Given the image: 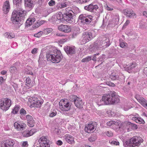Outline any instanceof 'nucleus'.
Wrapping results in <instances>:
<instances>
[{
	"label": "nucleus",
	"mask_w": 147,
	"mask_h": 147,
	"mask_svg": "<svg viewBox=\"0 0 147 147\" xmlns=\"http://www.w3.org/2000/svg\"><path fill=\"white\" fill-rule=\"evenodd\" d=\"M102 100L105 104L108 105L117 103L119 102V96L116 95V92H113L108 94H104L102 96Z\"/></svg>",
	"instance_id": "1"
},
{
	"label": "nucleus",
	"mask_w": 147,
	"mask_h": 147,
	"mask_svg": "<svg viewBox=\"0 0 147 147\" xmlns=\"http://www.w3.org/2000/svg\"><path fill=\"white\" fill-rule=\"evenodd\" d=\"M46 57L48 61H52L53 63H58L60 62L63 57L59 50L57 49L53 50V53L48 52Z\"/></svg>",
	"instance_id": "2"
},
{
	"label": "nucleus",
	"mask_w": 147,
	"mask_h": 147,
	"mask_svg": "<svg viewBox=\"0 0 147 147\" xmlns=\"http://www.w3.org/2000/svg\"><path fill=\"white\" fill-rule=\"evenodd\" d=\"M143 141V140L142 138L135 136L130 138L129 140L126 141L124 145L125 147L139 146Z\"/></svg>",
	"instance_id": "3"
},
{
	"label": "nucleus",
	"mask_w": 147,
	"mask_h": 147,
	"mask_svg": "<svg viewBox=\"0 0 147 147\" xmlns=\"http://www.w3.org/2000/svg\"><path fill=\"white\" fill-rule=\"evenodd\" d=\"M24 11L22 10H14L12 13L11 20L14 24H21V17L24 16Z\"/></svg>",
	"instance_id": "4"
},
{
	"label": "nucleus",
	"mask_w": 147,
	"mask_h": 147,
	"mask_svg": "<svg viewBox=\"0 0 147 147\" xmlns=\"http://www.w3.org/2000/svg\"><path fill=\"white\" fill-rule=\"evenodd\" d=\"M74 13L71 7H68L65 9L64 14L65 19L67 22L72 23L74 20V17L73 15Z\"/></svg>",
	"instance_id": "5"
},
{
	"label": "nucleus",
	"mask_w": 147,
	"mask_h": 147,
	"mask_svg": "<svg viewBox=\"0 0 147 147\" xmlns=\"http://www.w3.org/2000/svg\"><path fill=\"white\" fill-rule=\"evenodd\" d=\"M59 108L62 111H67L71 108V104L67 99H63L61 100L59 102Z\"/></svg>",
	"instance_id": "6"
},
{
	"label": "nucleus",
	"mask_w": 147,
	"mask_h": 147,
	"mask_svg": "<svg viewBox=\"0 0 147 147\" xmlns=\"http://www.w3.org/2000/svg\"><path fill=\"white\" fill-rule=\"evenodd\" d=\"M110 45V41L106 39L105 40L97 41L94 43V47L98 49L99 48H105L108 47Z\"/></svg>",
	"instance_id": "7"
},
{
	"label": "nucleus",
	"mask_w": 147,
	"mask_h": 147,
	"mask_svg": "<svg viewBox=\"0 0 147 147\" xmlns=\"http://www.w3.org/2000/svg\"><path fill=\"white\" fill-rule=\"evenodd\" d=\"M11 101L7 98H2L0 100V108L3 111L8 110L11 105Z\"/></svg>",
	"instance_id": "8"
},
{
	"label": "nucleus",
	"mask_w": 147,
	"mask_h": 147,
	"mask_svg": "<svg viewBox=\"0 0 147 147\" xmlns=\"http://www.w3.org/2000/svg\"><path fill=\"white\" fill-rule=\"evenodd\" d=\"M41 100V98H40L37 97L36 96L32 97L31 106L32 107H40L42 103Z\"/></svg>",
	"instance_id": "9"
},
{
	"label": "nucleus",
	"mask_w": 147,
	"mask_h": 147,
	"mask_svg": "<svg viewBox=\"0 0 147 147\" xmlns=\"http://www.w3.org/2000/svg\"><path fill=\"white\" fill-rule=\"evenodd\" d=\"M84 15L81 14L79 16L78 21L83 24H89L90 23L92 19V16H88L86 17Z\"/></svg>",
	"instance_id": "10"
},
{
	"label": "nucleus",
	"mask_w": 147,
	"mask_h": 147,
	"mask_svg": "<svg viewBox=\"0 0 147 147\" xmlns=\"http://www.w3.org/2000/svg\"><path fill=\"white\" fill-rule=\"evenodd\" d=\"M92 35L91 33L87 32L84 34L80 39V42L82 45L84 44L91 40Z\"/></svg>",
	"instance_id": "11"
},
{
	"label": "nucleus",
	"mask_w": 147,
	"mask_h": 147,
	"mask_svg": "<svg viewBox=\"0 0 147 147\" xmlns=\"http://www.w3.org/2000/svg\"><path fill=\"white\" fill-rule=\"evenodd\" d=\"M14 127L18 131H22L25 129L26 125L23 122H16L14 124Z\"/></svg>",
	"instance_id": "12"
},
{
	"label": "nucleus",
	"mask_w": 147,
	"mask_h": 147,
	"mask_svg": "<svg viewBox=\"0 0 147 147\" xmlns=\"http://www.w3.org/2000/svg\"><path fill=\"white\" fill-rule=\"evenodd\" d=\"M58 29L60 31L65 33H68L71 31L70 26L66 25H61L58 27Z\"/></svg>",
	"instance_id": "13"
},
{
	"label": "nucleus",
	"mask_w": 147,
	"mask_h": 147,
	"mask_svg": "<svg viewBox=\"0 0 147 147\" xmlns=\"http://www.w3.org/2000/svg\"><path fill=\"white\" fill-rule=\"evenodd\" d=\"M135 97L143 107H147V101H146L143 98L138 94H136Z\"/></svg>",
	"instance_id": "14"
},
{
	"label": "nucleus",
	"mask_w": 147,
	"mask_h": 147,
	"mask_svg": "<svg viewBox=\"0 0 147 147\" xmlns=\"http://www.w3.org/2000/svg\"><path fill=\"white\" fill-rule=\"evenodd\" d=\"M123 13L127 17L129 18H131L136 15L135 13L131 9H125L123 10Z\"/></svg>",
	"instance_id": "15"
},
{
	"label": "nucleus",
	"mask_w": 147,
	"mask_h": 147,
	"mask_svg": "<svg viewBox=\"0 0 147 147\" xmlns=\"http://www.w3.org/2000/svg\"><path fill=\"white\" fill-rule=\"evenodd\" d=\"M27 120V123L28 125L30 127L34 126V120L33 117L30 115H26V116Z\"/></svg>",
	"instance_id": "16"
},
{
	"label": "nucleus",
	"mask_w": 147,
	"mask_h": 147,
	"mask_svg": "<svg viewBox=\"0 0 147 147\" xmlns=\"http://www.w3.org/2000/svg\"><path fill=\"white\" fill-rule=\"evenodd\" d=\"M64 50L67 55H72L75 53L74 48L73 47L67 46L65 47Z\"/></svg>",
	"instance_id": "17"
},
{
	"label": "nucleus",
	"mask_w": 147,
	"mask_h": 147,
	"mask_svg": "<svg viewBox=\"0 0 147 147\" xmlns=\"http://www.w3.org/2000/svg\"><path fill=\"white\" fill-rule=\"evenodd\" d=\"M64 138L65 141L69 144H74L75 143L74 138L69 134L65 135L64 136Z\"/></svg>",
	"instance_id": "18"
},
{
	"label": "nucleus",
	"mask_w": 147,
	"mask_h": 147,
	"mask_svg": "<svg viewBox=\"0 0 147 147\" xmlns=\"http://www.w3.org/2000/svg\"><path fill=\"white\" fill-rule=\"evenodd\" d=\"M10 5L9 1H6L4 3L3 10L5 14H7L10 9Z\"/></svg>",
	"instance_id": "19"
},
{
	"label": "nucleus",
	"mask_w": 147,
	"mask_h": 147,
	"mask_svg": "<svg viewBox=\"0 0 147 147\" xmlns=\"http://www.w3.org/2000/svg\"><path fill=\"white\" fill-rule=\"evenodd\" d=\"M15 144L14 140H6L5 143L3 146H1V147H13Z\"/></svg>",
	"instance_id": "20"
},
{
	"label": "nucleus",
	"mask_w": 147,
	"mask_h": 147,
	"mask_svg": "<svg viewBox=\"0 0 147 147\" xmlns=\"http://www.w3.org/2000/svg\"><path fill=\"white\" fill-rule=\"evenodd\" d=\"M74 103L75 106L79 108H83L84 104L82 99L79 98H78L76 100H75Z\"/></svg>",
	"instance_id": "21"
},
{
	"label": "nucleus",
	"mask_w": 147,
	"mask_h": 147,
	"mask_svg": "<svg viewBox=\"0 0 147 147\" xmlns=\"http://www.w3.org/2000/svg\"><path fill=\"white\" fill-rule=\"evenodd\" d=\"M133 117H132V119L136 123L140 124H144V121L142 119L138 117H136L133 115Z\"/></svg>",
	"instance_id": "22"
},
{
	"label": "nucleus",
	"mask_w": 147,
	"mask_h": 147,
	"mask_svg": "<svg viewBox=\"0 0 147 147\" xmlns=\"http://www.w3.org/2000/svg\"><path fill=\"white\" fill-rule=\"evenodd\" d=\"M35 1H28L25 2V6L26 8L32 9L33 7L34 3Z\"/></svg>",
	"instance_id": "23"
},
{
	"label": "nucleus",
	"mask_w": 147,
	"mask_h": 147,
	"mask_svg": "<svg viewBox=\"0 0 147 147\" xmlns=\"http://www.w3.org/2000/svg\"><path fill=\"white\" fill-rule=\"evenodd\" d=\"M85 131L88 133H91L92 130V123L89 124L85 127Z\"/></svg>",
	"instance_id": "24"
},
{
	"label": "nucleus",
	"mask_w": 147,
	"mask_h": 147,
	"mask_svg": "<svg viewBox=\"0 0 147 147\" xmlns=\"http://www.w3.org/2000/svg\"><path fill=\"white\" fill-rule=\"evenodd\" d=\"M4 35L6 38L9 39H12L15 37V34L12 33L6 32L4 34Z\"/></svg>",
	"instance_id": "25"
},
{
	"label": "nucleus",
	"mask_w": 147,
	"mask_h": 147,
	"mask_svg": "<svg viewBox=\"0 0 147 147\" xmlns=\"http://www.w3.org/2000/svg\"><path fill=\"white\" fill-rule=\"evenodd\" d=\"M22 136L25 137H28L32 135V134L30 133V131L26 130L22 133Z\"/></svg>",
	"instance_id": "26"
},
{
	"label": "nucleus",
	"mask_w": 147,
	"mask_h": 147,
	"mask_svg": "<svg viewBox=\"0 0 147 147\" xmlns=\"http://www.w3.org/2000/svg\"><path fill=\"white\" fill-rule=\"evenodd\" d=\"M26 85L28 87L32 86L33 83L31 82L30 78L29 77L26 78Z\"/></svg>",
	"instance_id": "27"
},
{
	"label": "nucleus",
	"mask_w": 147,
	"mask_h": 147,
	"mask_svg": "<svg viewBox=\"0 0 147 147\" xmlns=\"http://www.w3.org/2000/svg\"><path fill=\"white\" fill-rule=\"evenodd\" d=\"M67 5L65 2L58 3L57 5V9H58L66 7Z\"/></svg>",
	"instance_id": "28"
},
{
	"label": "nucleus",
	"mask_w": 147,
	"mask_h": 147,
	"mask_svg": "<svg viewBox=\"0 0 147 147\" xmlns=\"http://www.w3.org/2000/svg\"><path fill=\"white\" fill-rule=\"evenodd\" d=\"M53 31V29L51 28H46L43 30L44 34H48Z\"/></svg>",
	"instance_id": "29"
},
{
	"label": "nucleus",
	"mask_w": 147,
	"mask_h": 147,
	"mask_svg": "<svg viewBox=\"0 0 147 147\" xmlns=\"http://www.w3.org/2000/svg\"><path fill=\"white\" fill-rule=\"evenodd\" d=\"M137 65V64L136 63H132L130 65L127 67L128 70H131L136 67Z\"/></svg>",
	"instance_id": "30"
},
{
	"label": "nucleus",
	"mask_w": 147,
	"mask_h": 147,
	"mask_svg": "<svg viewBox=\"0 0 147 147\" xmlns=\"http://www.w3.org/2000/svg\"><path fill=\"white\" fill-rule=\"evenodd\" d=\"M20 108V106L18 105H16L13 109L11 113L14 114H16Z\"/></svg>",
	"instance_id": "31"
},
{
	"label": "nucleus",
	"mask_w": 147,
	"mask_h": 147,
	"mask_svg": "<svg viewBox=\"0 0 147 147\" xmlns=\"http://www.w3.org/2000/svg\"><path fill=\"white\" fill-rule=\"evenodd\" d=\"M98 7L97 5L92 4V12H95L96 13H99V11H98Z\"/></svg>",
	"instance_id": "32"
},
{
	"label": "nucleus",
	"mask_w": 147,
	"mask_h": 147,
	"mask_svg": "<svg viewBox=\"0 0 147 147\" xmlns=\"http://www.w3.org/2000/svg\"><path fill=\"white\" fill-rule=\"evenodd\" d=\"M114 125L117 127V128H120L122 125V123L120 121L117 120L116 121H115Z\"/></svg>",
	"instance_id": "33"
},
{
	"label": "nucleus",
	"mask_w": 147,
	"mask_h": 147,
	"mask_svg": "<svg viewBox=\"0 0 147 147\" xmlns=\"http://www.w3.org/2000/svg\"><path fill=\"white\" fill-rule=\"evenodd\" d=\"M111 78L113 80H118L119 78V76L116 75L115 74L112 73L111 76Z\"/></svg>",
	"instance_id": "34"
},
{
	"label": "nucleus",
	"mask_w": 147,
	"mask_h": 147,
	"mask_svg": "<svg viewBox=\"0 0 147 147\" xmlns=\"http://www.w3.org/2000/svg\"><path fill=\"white\" fill-rule=\"evenodd\" d=\"M57 114V112L55 110H51L49 116L52 117L55 116Z\"/></svg>",
	"instance_id": "35"
},
{
	"label": "nucleus",
	"mask_w": 147,
	"mask_h": 147,
	"mask_svg": "<svg viewBox=\"0 0 147 147\" xmlns=\"http://www.w3.org/2000/svg\"><path fill=\"white\" fill-rule=\"evenodd\" d=\"M13 4L16 5L18 7L20 6V5L21 3L22 0H13Z\"/></svg>",
	"instance_id": "36"
},
{
	"label": "nucleus",
	"mask_w": 147,
	"mask_h": 147,
	"mask_svg": "<svg viewBox=\"0 0 147 147\" xmlns=\"http://www.w3.org/2000/svg\"><path fill=\"white\" fill-rule=\"evenodd\" d=\"M109 143H110L111 145H119V142L117 141V140H110L109 141Z\"/></svg>",
	"instance_id": "37"
},
{
	"label": "nucleus",
	"mask_w": 147,
	"mask_h": 147,
	"mask_svg": "<svg viewBox=\"0 0 147 147\" xmlns=\"http://www.w3.org/2000/svg\"><path fill=\"white\" fill-rule=\"evenodd\" d=\"M84 9L89 11H92V4H90L84 7Z\"/></svg>",
	"instance_id": "38"
},
{
	"label": "nucleus",
	"mask_w": 147,
	"mask_h": 147,
	"mask_svg": "<svg viewBox=\"0 0 147 147\" xmlns=\"http://www.w3.org/2000/svg\"><path fill=\"white\" fill-rule=\"evenodd\" d=\"M92 59L91 56H88L87 57L83 59L82 60V62H87L89 61H90Z\"/></svg>",
	"instance_id": "39"
},
{
	"label": "nucleus",
	"mask_w": 147,
	"mask_h": 147,
	"mask_svg": "<svg viewBox=\"0 0 147 147\" xmlns=\"http://www.w3.org/2000/svg\"><path fill=\"white\" fill-rule=\"evenodd\" d=\"M9 71L11 73L14 74L16 72V68L14 66H12L10 68Z\"/></svg>",
	"instance_id": "40"
},
{
	"label": "nucleus",
	"mask_w": 147,
	"mask_h": 147,
	"mask_svg": "<svg viewBox=\"0 0 147 147\" xmlns=\"http://www.w3.org/2000/svg\"><path fill=\"white\" fill-rule=\"evenodd\" d=\"M32 20L31 19L27 20L26 21L25 26L26 27H28L29 26L31 25L32 22Z\"/></svg>",
	"instance_id": "41"
},
{
	"label": "nucleus",
	"mask_w": 147,
	"mask_h": 147,
	"mask_svg": "<svg viewBox=\"0 0 147 147\" xmlns=\"http://www.w3.org/2000/svg\"><path fill=\"white\" fill-rule=\"evenodd\" d=\"M50 146L49 142L41 143V144H40V147H50Z\"/></svg>",
	"instance_id": "42"
},
{
	"label": "nucleus",
	"mask_w": 147,
	"mask_h": 147,
	"mask_svg": "<svg viewBox=\"0 0 147 147\" xmlns=\"http://www.w3.org/2000/svg\"><path fill=\"white\" fill-rule=\"evenodd\" d=\"M79 97H77L76 96L74 95H71L70 96V98L71 100L72 101H74V103L75 102V100H76Z\"/></svg>",
	"instance_id": "43"
},
{
	"label": "nucleus",
	"mask_w": 147,
	"mask_h": 147,
	"mask_svg": "<svg viewBox=\"0 0 147 147\" xmlns=\"http://www.w3.org/2000/svg\"><path fill=\"white\" fill-rule=\"evenodd\" d=\"M43 34H44L43 31H40L36 34H34V36L35 37L38 38L41 36Z\"/></svg>",
	"instance_id": "44"
},
{
	"label": "nucleus",
	"mask_w": 147,
	"mask_h": 147,
	"mask_svg": "<svg viewBox=\"0 0 147 147\" xmlns=\"http://www.w3.org/2000/svg\"><path fill=\"white\" fill-rule=\"evenodd\" d=\"M11 84L13 88H14L15 91L18 90V85L17 84L12 82Z\"/></svg>",
	"instance_id": "45"
},
{
	"label": "nucleus",
	"mask_w": 147,
	"mask_h": 147,
	"mask_svg": "<svg viewBox=\"0 0 147 147\" xmlns=\"http://www.w3.org/2000/svg\"><path fill=\"white\" fill-rule=\"evenodd\" d=\"M97 127V123L95 122H92V132L95 130Z\"/></svg>",
	"instance_id": "46"
},
{
	"label": "nucleus",
	"mask_w": 147,
	"mask_h": 147,
	"mask_svg": "<svg viewBox=\"0 0 147 147\" xmlns=\"http://www.w3.org/2000/svg\"><path fill=\"white\" fill-rule=\"evenodd\" d=\"M107 113L108 114L109 116H113L115 115L113 110H108L107 111Z\"/></svg>",
	"instance_id": "47"
},
{
	"label": "nucleus",
	"mask_w": 147,
	"mask_h": 147,
	"mask_svg": "<svg viewBox=\"0 0 147 147\" xmlns=\"http://www.w3.org/2000/svg\"><path fill=\"white\" fill-rule=\"evenodd\" d=\"M47 138L45 136H42L38 140V141L39 143H42V142L44 141H45V140H47Z\"/></svg>",
	"instance_id": "48"
},
{
	"label": "nucleus",
	"mask_w": 147,
	"mask_h": 147,
	"mask_svg": "<svg viewBox=\"0 0 147 147\" xmlns=\"http://www.w3.org/2000/svg\"><path fill=\"white\" fill-rule=\"evenodd\" d=\"M63 14L61 12H59L58 13L57 15V19L59 20H61V18H62Z\"/></svg>",
	"instance_id": "49"
},
{
	"label": "nucleus",
	"mask_w": 147,
	"mask_h": 147,
	"mask_svg": "<svg viewBox=\"0 0 147 147\" xmlns=\"http://www.w3.org/2000/svg\"><path fill=\"white\" fill-rule=\"evenodd\" d=\"M115 123V121H108L107 123V125L108 126H111L114 125Z\"/></svg>",
	"instance_id": "50"
},
{
	"label": "nucleus",
	"mask_w": 147,
	"mask_h": 147,
	"mask_svg": "<svg viewBox=\"0 0 147 147\" xmlns=\"http://www.w3.org/2000/svg\"><path fill=\"white\" fill-rule=\"evenodd\" d=\"M20 113L22 115H25L26 114V112L23 108H22L20 111Z\"/></svg>",
	"instance_id": "51"
},
{
	"label": "nucleus",
	"mask_w": 147,
	"mask_h": 147,
	"mask_svg": "<svg viewBox=\"0 0 147 147\" xmlns=\"http://www.w3.org/2000/svg\"><path fill=\"white\" fill-rule=\"evenodd\" d=\"M106 134L107 136L110 137H112L113 135L112 132L110 131H107L106 132Z\"/></svg>",
	"instance_id": "52"
},
{
	"label": "nucleus",
	"mask_w": 147,
	"mask_h": 147,
	"mask_svg": "<svg viewBox=\"0 0 147 147\" xmlns=\"http://www.w3.org/2000/svg\"><path fill=\"white\" fill-rule=\"evenodd\" d=\"M106 84L109 86L113 87H114L115 86V84L112 82L111 81H107L106 82Z\"/></svg>",
	"instance_id": "53"
},
{
	"label": "nucleus",
	"mask_w": 147,
	"mask_h": 147,
	"mask_svg": "<svg viewBox=\"0 0 147 147\" xmlns=\"http://www.w3.org/2000/svg\"><path fill=\"white\" fill-rule=\"evenodd\" d=\"M78 3H80L82 4L88 2L90 0H77Z\"/></svg>",
	"instance_id": "54"
},
{
	"label": "nucleus",
	"mask_w": 147,
	"mask_h": 147,
	"mask_svg": "<svg viewBox=\"0 0 147 147\" xmlns=\"http://www.w3.org/2000/svg\"><path fill=\"white\" fill-rule=\"evenodd\" d=\"M127 44L124 42H121L120 44V47L122 48H124L125 47L127 46Z\"/></svg>",
	"instance_id": "55"
},
{
	"label": "nucleus",
	"mask_w": 147,
	"mask_h": 147,
	"mask_svg": "<svg viewBox=\"0 0 147 147\" xmlns=\"http://www.w3.org/2000/svg\"><path fill=\"white\" fill-rule=\"evenodd\" d=\"M105 7V9L108 11H112L113 10V7L109 6L107 5H106Z\"/></svg>",
	"instance_id": "56"
},
{
	"label": "nucleus",
	"mask_w": 147,
	"mask_h": 147,
	"mask_svg": "<svg viewBox=\"0 0 147 147\" xmlns=\"http://www.w3.org/2000/svg\"><path fill=\"white\" fill-rule=\"evenodd\" d=\"M55 4V2L53 0H51L49 3V4L50 6L54 5Z\"/></svg>",
	"instance_id": "57"
},
{
	"label": "nucleus",
	"mask_w": 147,
	"mask_h": 147,
	"mask_svg": "<svg viewBox=\"0 0 147 147\" xmlns=\"http://www.w3.org/2000/svg\"><path fill=\"white\" fill-rule=\"evenodd\" d=\"M130 21L128 20H127L125 22L124 24L123 25V27H125L126 26L128 25Z\"/></svg>",
	"instance_id": "58"
},
{
	"label": "nucleus",
	"mask_w": 147,
	"mask_h": 147,
	"mask_svg": "<svg viewBox=\"0 0 147 147\" xmlns=\"http://www.w3.org/2000/svg\"><path fill=\"white\" fill-rule=\"evenodd\" d=\"M39 25L38 24L37 22L32 26V28L34 29L38 28L39 26Z\"/></svg>",
	"instance_id": "59"
},
{
	"label": "nucleus",
	"mask_w": 147,
	"mask_h": 147,
	"mask_svg": "<svg viewBox=\"0 0 147 147\" xmlns=\"http://www.w3.org/2000/svg\"><path fill=\"white\" fill-rule=\"evenodd\" d=\"M30 133L32 134L33 135L34 133H35L36 131V129H32L30 131Z\"/></svg>",
	"instance_id": "60"
},
{
	"label": "nucleus",
	"mask_w": 147,
	"mask_h": 147,
	"mask_svg": "<svg viewBox=\"0 0 147 147\" xmlns=\"http://www.w3.org/2000/svg\"><path fill=\"white\" fill-rule=\"evenodd\" d=\"M37 49L36 48H35L33 49L31 51V53L32 54H35L37 53Z\"/></svg>",
	"instance_id": "61"
},
{
	"label": "nucleus",
	"mask_w": 147,
	"mask_h": 147,
	"mask_svg": "<svg viewBox=\"0 0 147 147\" xmlns=\"http://www.w3.org/2000/svg\"><path fill=\"white\" fill-rule=\"evenodd\" d=\"M57 144L58 145H61L62 144L63 142L61 140H59L57 142Z\"/></svg>",
	"instance_id": "62"
},
{
	"label": "nucleus",
	"mask_w": 147,
	"mask_h": 147,
	"mask_svg": "<svg viewBox=\"0 0 147 147\" xmlns=\"http://www.w3.org/2000/svg\"><path fill=\"white\" fill-rule=\"evenodd\" d=\"M26 74H27L30 75H33V73L30 71L28 70L26 72Z\"/></svg>",
	"instance_id": "63"
},
{
	"label": "nucleus",
	"mask_w": 147,
	"mask_h": 147,
	"mask_svg": "<svg viewBox=\"0 0 147 147\" xmlns=\"http://www.w3.org/2000/svg\"><path fill=\"white\" fill-rule=\"evenodd\" d=\"M4 81V79L3 77H0V84H2V83Z\"/></svg>",
	"instance_id": "64"
}]
</instances>
